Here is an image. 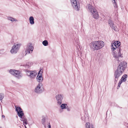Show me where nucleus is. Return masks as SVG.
<instances>
[{"label": "nucleus", "instance_id": "21", "mask_svg": "<svg viewBox=\"0 0 128 128\" xmlns=\"http://www.w3.org/2000/svg\"><path fill=\"white\" fill-rule=\"evenodd\" d=\"M127 77V74H124L122 76L121 79L122 80L123 82H124L126 80Z\"/></svg>", "mask_w": 128, "mask_h": 128}, {"label": "nucleus", "instance_id": "10", "mask_svg": "<svg viewBox=\"0 0 128 128\" xmlns=\"http://www.w3.org/2000/svg\"><path fill=\"white\" fill-rule=\"evenodd\" d=\"M16 108V111L17 112V114L18 116L20 118H22V116H24L23 112L22 109L19 107L15 106Z\"/></svg>", "mask_w": 128, "mask_h": 128}, {"label": "nucleus", "instance_id": "34", "mask_svg": "<svg viewBox=\"0 0 128 128\" xmlns=\"http://www.w3.org/2000/svg\"><path fill=\"white\" fill-rule=\"evenodd\" d=\"M2 117L3 118H4L5 117V116L4 115H2Z\"/></svg>", "mask_w": 128, "mask_h": 128}, {"label": "nucleus", "instance_id": "3", "mask_svg": "<svg viewBox=\"0 0 128 128\" xmlns=\"http://www.w3.org/2000/svg\"><path fill=\"white\" fill-rule=\"evenodd\" d=\"M127 64L125 62H121L118 66L116 70L123 73L126 66Z\"/></svg>", "mask_w": 128, "mask_h": 128}, {"label": "nucleus", "instance_id": "15", "mask_svg": "<svg viewBox=\"0 0 128 128\" xmlns=\"http://www.w3.org/2000/svg\"><path fill=\"white\" fill-rule=\"evenodd\" d=\"M95 19H98L99 17V15L97 11L96 10L90 14Z\"/></svg>", "mask_w": 128, "mask_h": 128}, {"label": "nucleus", "instance_id": "25", "mask_svg": "<svg viewBox=\"0 0 128 128\" xmlns=\"http://www.w3.org/2000/svg\"><path fill=\"white\" fill-rule=\"evenodd\" d=\"M123 82L122 80L121 79L120 80L118 83V86L117 87V89H118L120 87V86L121 84L122 83V82Z\"/></svg>", "mask_w": 128, "mask_h": 128}, {"label": "nucleus", "instance_id": "28", "mask_svg": "<svg viewBox=\"0 0 128 128\" xmlns=\"http://www.w3.org/2000/svg\"><path fill=\"white\" fill-rule=\"evenodd\" d=\"M33 63L32 62H28L26 64V66L28 67H30L32 65Z\"/></svg>", "mask_w": 128, "mask_h": 128}, {"label": "nucleus", "instance_id": "35", "mask_svg": "<svg viewBox=\"0 0 128 128\" xmlns=\"http://www.w3.org/2000/svg\"><path fill=\"white\" fill-rule=\"evenodd\" d=\"M2 52V50H0V53H1Z\"/></svg>", "mask_w": 128, "mask_h": 128}, {"label": "nucleus", "instance_id": "9", "mask_svg": "<svg viewBox=\"0 0 128 128\" xmlns=\"http://www.w3.org/2000/svg\"><path fill=\"white\" fill-rule=\"evenodd\" d=\"M57 100V104L59 105L60 104L63 98V96L61 94L57 95L55 97Z\"/></svg>", "mask_w": 128, "mask_h": 128}, {"label": "nucleus", "instance_id": "36", "mask_svg": "<svg viewBox=\"0 0 128 128\" xmlns=\"http://www.w3.org/2000/svg\"><path fill=\"white\" fill-rule=\"evenodd\" d=\"M24 126H25V128H26V125H25L24 124Z\"/></svg>", "mask_w": 128, "mask_h": 128}, {"label": "nucleus", "instance_id": "27", "mask_svg": "<svg viewBox=\"0 0 128 128\" xmlns=\"http://www.w3.org/2000/svg\"><path fill=\"white\" fill-rule=\"evenodd\" d=\"M4 97V94H3L1 93L0 94V100H2Z\"/></svg>", "mask_w": 128, "mask_h": 128}, {"label": "nucleus", "instance_id": "1", "mask_svg": "<svg viewBox=\"0 0 128 128\" xmlns=\"http://www.w3.org/2000/svg\"><path fill=\"white\" fill-rule=\"evenodd\" d=\"M90 48L93 50H100L104 46V42L102 41H95L92 42L90 44Z\"/></svg>", "mask_w": 128, "mask_h": 128}, {"label": "nucleus", "instance_id": "6", "mask_svg": "<svg viewBox=\"0 0 128 128\" xmlns=\"http://www.w3.org/2000/svg\"><path fill=\"white\" fill-rule=\"evenodd\" d=\"M9 72L18 78H20L22 76V74L18 70H10L9 71Z\"/></svg>", "mask_w": 128, "mask_h": 128}, {"label": "nucleus", "instance_id": "32", "mask_svg": "<svg viewBox=\"0 0 128 128\" xmlns=\"http://www.w3.org/2000/svg\"><path fill=\"white\" fill-rule=\"evenodd\" d=\"M51 125H50V123H48V128H51Z\"/></svg>", "mask_w": 128, "mask_h": 128}, {"label": "nucleus", "instance_id": "5", "mask_svg": "<svg viewBox=\"0 0 128 128\" xmlns=\"http://www.w3.org/2000/svg\"><path fill=\"white\" fill-rule=\"evenodd\" d=\"M37 74L36 71L28 70L26 72V74L31 79L34 78L36 77Z\"/></svg>", "mask_w": 128, "mask_h": 128}, {"label": "nucleus", "instance_id": "31", "mask_svg": "<svg viewBox=\"0 0 128 128\" xmlns=\"http://www.w3.org/2000/svg\"><path fill=\"white\" fill-rule=\"evenodd\" d=\"M77 48H78V50L79 51H80V46H77Z\"/></svg>", "mask_w": 128, "mask_h": 128}, {"label": "nucleus", "instance_id": "16", "mask_svg": "<svg viewBox=\"0 0 128 128\" xmlns=\"http://www.w3.org/2000/svg\"><path fill=\"white\" fill-rule=\"evenodd\" d=\"M87 7L88 10L90 12V14L93 12L94 11L96 10L94 6L90 4H88Z\"/></svg>", "mask_w": 128, "mask_h": 128}, {"label": "nucleus", "instance_id": "4", "mask_svg": "<svg viewBox=\"0 0 128 128\" xmlns=\"http://www.w3.org/2000/svg\"><path fill=\"white\" fill-rule=\"evenodd\" d=\"M44 90L42 84V83H40L36 86L35 88L34 92L36 93L40 94L43 92Z\"/></svg>", "mask_w": 128, "mask_h": 128}, {"label": "nucleus", "instance_id": "17", "mask_svg": "<svg viewBox=\"0 0 128 128\" xmlns=\"http://www.w3.org/2000/svg\"><path fill=\"white\" fill-rule=\"evenodd\" d=\"M37 81L39 82H42L43 80L42 74V73H40V70L39 71V72L38 74L37 77Z\"/></svg>", "mask_w": 128, "mask_h": 128}, {"label": "nucleus", "instance_id": "23", "mask_svg": "<svg viewBox=\"0 0 128 128\" xmlns=\"http://www.w3.org/2000/svg\"><path fill=\"white\" fill-rule=\"evenodd\" d=\"M8 20L11 21L12 22H13L14 21L16 22L17 21L15 18H12L11 17H8Z\"/></svg>", "mask_w": 128, "mask_h": 128}, {"label": "nucleus", "instance_id": "26", "mask_svg": "<svg viewBox=\"0 0 128 128\" xmlns=\"http://www.w3.org/2000/svg\"><path fill=\"white\" fill-rule=\"evenodd\" d=\"M46 118H44L41 120V122L42 124L44 126L45 125V123L46 122Z\"/></svg>", "mask_w": 128, "mask_h": 128}, {"label": "nucleus", "instance_id": "19", "mask_svg": "<svg viewBox=\"0 0 128 128\" xmlns=\"http://www.w3.org/2000/svg\"><path fill=\"white\" fill-rule=\"evenodd\" d=\"M30 23L31 25H33L34 23V19L33 16H30L29 18Z\"/></svg>", "mask_w": 128, "mask_h": 128}, {"label": "nucleus", "instance_id": "8", "mask_svg": "<svg viewBox=\"0 0 128 128\" xmlns=\"http://www.w3.org/2000/svg\"><path fill=\"white\" fill-rule=\"evenodd\" d=\"M120 42L118 41H116L114 43L112 44L111 48L113 51L115 50L116 49L118 48L120 46Z\"/></svg>", "mask_w": 128, "mask_h": 128}, {"label": "nucleus", "instance_id": "22", "mask_svg": "<svg viewBox=\"0 0 128 128\" xmlns=\"http://www.w3.org/2000/svg\"><path fill=\"white\" fill-rule=\"evenodd\" d=\"M67 106V105L66 104H62L61 105L60 107L62 109H64L66 108Z\"/></svg>", "mask_w": 128, "mask_h": 128}, {"label": "nucleus", "instance_id": "2", "mask_svg": "<svg viewBox=\"0 0 128 128\" xmlns=\"http://www.w3.org/2000/svg\"><path fill=\"white\" fill-rule=\"evenodd\" d=\"M21 46V44L19 43L14 44L12 47L10 52L12 54H16L18 51Z\"/></svg>", "mask_w": 128, "mask_h": 128}, {"label": "nucleus", "instance_id": "7", "mask_svg": "<svg viewBox=\"0 0 128 128\" xmlns=\"http://www.w3.org/2000/svg\"><path fill=\"white\" fill-rule=\"evenodd\" d=\"M34 48L32 45L31 43L28 44L26 48L25 52L26 55L32 52Z\"/></svg>", "mask_w": 128, "mask_h": 128}, {"label": "nucleus", "instance_id": "29", "mask_svg": "<svg viewBox=\"0 0 128 128\" xmlns=\"http://www.w3.org/2000/svg\"><path fill=\"white\" fill-rule=\"evenodd\" d=\"M112 2L113 3V5L114 7H116V4L115 1V0H113Z\"/></svg>", "mask_w": 128, "mask_h": 128}, {"label": "nucleus", "instance_id": "33", "mask_svg": "<svg viewBox=\"0 0 128 128\" xmlns=\"http://www.w3.org/2000/svg\"><path fill=\"white\" fill-rule=\"evenodd\" d=\"M67 110L68 111H69L70 110V109L69 108H68V107L67 106Z\"/></svg>", "mask_w": 128, "mask_h": 128}, {"label": "nucleus", "instance_id": "20", "mask_svg": "<svg viewBox=\"0 0 128 128\" xmlns=\"http://www.w3.org/2000/svg\"><path fill=\"white\" fill-rule=\"evenodd\" d=\"M86 128H94L93 127V125L92 124H90V123L88 122L86 124Z\"/></svg>", "mask_w": 128, "mask_h": 128}, {"label": "nucleus", "instance_id": "13", "mask_svg": "<svg viewBox=\"0 0 128 128\" xmlns=\"http://www.w3.org/2000/svg\"><path fill=\"white\" fill-rule=\"evenodd\" d=\"M122 73L118 71L117 70L115 71L114 72V77L115 78V80L116 81L118 80V78L122 74Z\"/></svg>", "mask_w": 128, "mask_h": 128}, {"label": "nucleus", "instance_id": "37", "mask_svg": "<svg viewBox=\"0 0 128 128\" xmlns=\"http://www.w3.org/2000/svg\"><path fill=\"white\" fill-rule=\"evenodd\" d=\"M0 128H2L0 127Z\"/></svg>", "mask_w": 128, "mask_h": 128}, {"label": "nucleus", "instance_id": "11", "mask_svg": "<svg viewBox=\"0 0 128 128\" xmlns=\"http://www.w3.org/2000/svg\"><path fill=\"white\" fill-rule=\"evenodd\" d=\"M118 52L117 54H114V57L116 60L118 61H120L119 59V57H122V54L121 53V51L122 50L121 48H118Z\"/></svg>", "mask_w": 128, "mask_h": 128}, {"label": "nucleus", "instance_id": "24", "mask_svg": "<svg viewBox=\"0 0 128 128\" xmlns=\"http://www.w3.org/2000/svg\"><path fill=\"white\" fill-rule=\"evenodd\" d=\"M43 44L45 46H47L48 44V42L47 40H45L42 42Z\"/></svg>", "mask_w": 128, "mask_h": 128}, {"label": "nucleus", "instance_id": "14", "mask_svg": "<svg viewBox=\"0 0 128 128\" xmlns=\"http://www.w3.org/2000/svg\"><path fill=\"white\" fill-rule=\"evenodd\" d=\"M108 23L112 29L116 31L117 29L116 25L113 23V22L112 20H109Z\"/></svg>", "mask_w": 128, "mask_h": 128}, {"label": "nucleus", "instance_id": "30", "mask_svg": "<svg viewBox=\"0 0 128 128\" xmlns=\"http://www.w3.org/2000/svg\"><path fill=\"white\" fill-rule=\"evenodd\" d=\"M76 43L77 44H79V40L78 39H77L76 40Z\"/></svg>", "mask_w": 128, "mask_h": 128}, {"label": "nucleus", "instance_id": "12", "mask_svg": "<svg viewBox=\"0 0 128 128\" xmlns=\"http://www.w3.org/2000/svg\"><path fill=\"white\" fill-rule=\"evenodd\" d=\"M72 5L73 8L76 10H78L79 8L76 0H70Z\"/></svg>", "mask_w": 128, "mask_h": 128}, {"label": "nucleus", "instance_id": "18", "mask_svg": "<svg viewBox=\"0 0 128 128\" xmlns=\"http://www.w3.org/2000/svg\"><path fill=\"white\" fill-rule=\"evenodd\" d=\"M21 118V120L23 122V124L24 125V124H25V125L27 124V120L25 117H22V118Z\"/></svg>", "mask_w": 128, "mask_h": 128}]
</instances>
